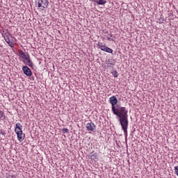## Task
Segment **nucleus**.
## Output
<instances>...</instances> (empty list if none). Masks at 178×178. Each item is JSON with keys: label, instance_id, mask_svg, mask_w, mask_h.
Returning <instances> with one entry per match:
<instances>
[{"label": "nucleus", "instance_id": "f257e3e1", "mask_svg": "<svg viewBox=\"0 0 178 178\" xmlns=\"http://www.w3.org/2000/svg\"><path fill=\"white\" fill-rule=\"evenodd\" d=\"M109 102L112 106V112L113 115H115L118 118V121L124 131L125 138H127V128L129 127V115L127 113H129V111L126 109V107L117 105L118 98H116V96L111 97L109 98Z\"/></svg>", "mask_w": 178, "mask_h": 178}, {"label": "nucleus", "instance_id": "f03ea898", "mask_svg": "<svg viewBox=\"0 0 178 178\" xmlns=\"http://www.w3.org/2000/svg\"><path fill=\"white\" fill-rule=\"evenodd\" d=\"M15 126V131L17 134V140L22 143L26 138V135L23 134L22 124L17 122Z\"/></svg>", "mask_w": 178, "mask_h": 178}, {"label": "nucleus", "instance_id": "7ed1b4c3", "mask_svg": "<svg viewBox=\"0 0 178 178\" xmlns=\"http://www.w3.org/2000/svg\"><path fill=\"white\" fill-rule=\"evenodd\" d=\"M2 36L10 48H13L15 47V44H13L12 40H10V38H12V35L8 32V30L3 31Z\"/></svg>", "mask_w": 178, "mask_h": 178}, {"label": "nucleus", "instance_id": "20e7f679", "mask_svg": "<svg viewBox=\"0 0 178 178\" xmlns=\"http://www.w3.org/2000/svg\"><path fill=\"white\" fill-rule=\"evenodd\" d=\"M20 56L22 59H24L23 62L24 63H25V65H27V66H29V67H33L34 64L33 63V61H31V58H30V56L29 54H26V53L22 51L20 52Z\"/></svg>", "mask_w": 178, "mask_h": 178}, {"label": "nucleus", "instance_id": "39448f33", "mask_svg": "<svg viewBox=\"0 0 178 178\" xmlns=\"http://www.w3.org/2000/svg\"><path fill=\"white\" fill-rule=\"evenodd\" d=\"M97 47L102 50L104 51V52H107L108 54H113V50L106 45H103L102 44L98 42Z\"/></svg>", "mask_w": 178, "mask_h": 178}, {"label": "nucleus", "instance_id": "423d86ee", "mask_svg": "<svg viewBox=\"0 0 178 178\" xmlns=\"http://www.w3.org/2000/svg\"><path fill=\"white\" fill-rule=\"evenodd\" d=\"M48 0H38V8H42V10L47 9L48 8Z\"/></svg>", "mask_w": 178, "mask_h": 178}, {"label": "nucleus", "instance_id": "0eeeda50", "mask_svg": "<svg viewBox=\"0 0 178 178\" xmlns=\"http://www.w3.org/2000/svg\"><path fill=\"white\" fill-rule=\"evenodd\" d=\"M86 129H87L88 131H92V133H95V131H97V127L92 122L87 123Z\"/></svg>", "mask_w": 178, "mask_h": 178}, {"label": "nucleus", "instance_id": "6e6552de", "mask_svg": "<svg viewBox=\"0 0 178 178\" xmlns=\"http://www.w3.org/2000/svg\"><path fill=\"white\" fill-rule=\"evenodd\" d=\"M22 71L24 72V74H25V76H27L28 77H31V76H33V72H31V70L27 66H24L22 67Z\"/></svg>", "mask_w": 178, "mask_h": 178}, {"label": "nucleus", "instance_id": "1a4fd4ad", "mask_svg": "<svg viewBox=\"0 0 178 178\" xmlns=\"http://www.w3.org/2000/svg\"><path fill=\"white\" fill-rule=\"evenodd\" d=\"M106 64L107 65L108 67L113 68L115 65H116V61L114 59L108 58L106 60Z\"/></svg>", "mask_w": 178, "mask_h": 178}, {"label": "nucleus", "instance_id": "9d476101", "mask_svg": "<svg viewBox=\"0 0 178 178\" xmlns=\"http://www.w3.org/2000/svg\"><path fill=\"white\" fill-rule=\"evenodd\" d=\"M95 2H97V5H105L106 3L105 0H95Z\"/></svg>", "mask_w": 178, "mask_h": 178}, {"label": "nucleus", "instance_id": "9b49d317", "mask_svg": "<svg viewBox=\"0 0 178 178\" xmlns=\"http://www.w3.org/2000/svg\"><path fill=\"white\" fill-rule=\"evenodd\" d=\"M5 119H6L5 113H3L2 111H0V120H5Z\"/></svg>", "mask_w": 178, "mask_h": 178}, {"label": "nucleus", "instance_id": "f8f14e48", "mask_svg": "<svg viewBox=\"0 0 178 178\" xmlns=\"http://www.w3.org/2000/svg\"><path fill=\"white\" fill-rule=\"evenodd\" d=\"M111 74L113 76V77H115L116 79V77H118L119 76V74L118 73V71L116 70H113L111 72Z\"/></svg>", "mask_w": 178, "mask_h": 178}, {"label": "nucleus", "instance_id": "ddd939ff", "mask_svg": "<svg viewBox=\"0 0 178 178\" xmlns=\"http://www.w3.org/2000/svg\"><path fill=\"white\" fill-rule=\"evenodd\" d=\"M62 133H63V134H66L69 133V129L67 128H63L62 129Z\"/></svg>", "mask_w": 178, "mask_h": 178}, {"label": "nucleus", "instance_id": "4468645a", "mask_svg": "<svg viewBox=\"0 0 178 178\" xmlns=\"http://www.w3.org/2000/svg\"><path fill=\"white\" fill-rule=\"evenodd\" d=\"M174 170L175 172V174L177 175V176H178V165L177 166H175L174 168Z\"/></svg>", "mask_w": 178, "mask_h": 178}, {"label": "nucleus", "instance_id": "2eb2a0df", "mask_svg": "<svg viewBox=\"0 0 178 178\" xmlns=\"http://www.w3.org/2000/svg\"><path fill=\"white\" fill-rule=\"evenodd\" d=\"M112 35H108V37H107V40H108V41H113V39H112Z\"/></svg>", "mask_w": 178, "mask_h": 178}, {"label": "nucleus", "instance_id": "dca6fc26", "mask_svg": "<svg viewBox=\"0 0 178 178\" xmlns=\"http://www.w3.org/2000/svg\"><path fill=\"white\" fill-rule=\"evenodd\" d=\"M159 22H159L160 24H162V23H163V19H159Z\"/></svg>", "mask_w": 178, "mask_h": 178}, {"label": "nucleus", "instance_id": "f3484780", "mask_svg": "<svg viewBox=\"0 0 178 178\" xmlns=\"http://www.w3.org/2000/svg\"><path fill=\"white\" fill-rule=\"evenodd\" d=\"M0 134H2V136H5V132L4 131H1Z\"/></svg>", "mask_w": 178, "mask_h": 178}]
</instances>
